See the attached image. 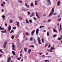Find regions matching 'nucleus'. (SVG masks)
Segmentation results:
<instances>
[{
	"label": "nucleus",
	"instance_id": "1",
	"mask_svg": "<svg viewBox=\"0 0 62 62\" xmlns=\"http://www.w3.org/2000/svg\"><path fill=\"white\" fill-rule=\"evenodd\" d=\"M54 8H52L51 10V12L48 15L49 17H51V16H52L53 15V12H54Z\"/></svg>",
	"mask_w": 62,
	"mask_h": 62
},
{
	"label": "nucleus",
	"instance_id": "2",
	"mask_svg": "<svg viewBox=\"0 0 62 62\" xmlns=\"http://www.w3.org/2000/svg\"><path fill=\"white\" fill-rule=\"evenodd\" d=\"M8 43V41H6L4 43V45H3V48H6L7 47H6V45H7V44Z\"/></svg>",
	"mask_w": 62,
	"mask_h": 62
},
{
	"label": "nucleus",
	"instance_id": "3",
	"mask_svg": "<svg viewBox=\"0 0 62 62\" xmlns=\"http://www.w3.org/2000/svg\"><path fill=\"white\" fill-rule=\"evenodd\" d=\"M12 50H14V51H15V50L14 49V47H15V45L13 43H12Z\"/></svg>",
	"mask_w": 62,
	"mask_h": 62
},
{
	"label": "nucleus",
	"instance_id": "4",
	"mask_svg": "<svg viewBox=\"0 0 62 62\" xmlns=\"http://www.w3.org/2000/svg\"><path fill=\"white\" fill-rule=\"evenodd\" d=\"M17 46L18 48H21V45L20 44L18 43L17 44Z\"/></svg>",
	"mask_w": 62,
	"mask_h": 62
},
{
	"label": "nucleus",
	"instance_id": "5",
	"mask_svg": "<svg viewBox=\"0 0 62 62\" xmlns=\"http://www.w3.org/2000/svg\"><path fill=\"white\" fill-rule=\"evenodd\" d=\"M11 57H9L8 59L7 62H10L11 61Z\"/></svg>",
	"mask_w": 62,
	"mask_h": 62
},
{
	"label": "nucleus",
	"instance_id": "6",
	"mask_svg": "<svg viewBox=\"0 0 62 62\" xmlns=\"http://www.w3.org/2000/svg\"><path fill=\"white\" fill-rule=\"evenodd\" d=\"M37 39L38 40V44H41V42L40 41V39H39L40 38H38Z\"/></svg>",
	"mask_w": 62,
	"mask_h": 62
},
{
	"label": "nucleus",
	"instance_id": "7",
	"mask_svg": "<svg viewBox=\"0 0 62 62\" xmlns=\"http://www.w3.org/2000/svg\"><path fill=\"white\" fill-rule=\"evenodd\" d=\"M48 1V5H50L51 4V1H50V0H47Z\"/></svg>",
	"mask_w": 62,
	"mask_h": 62
},
{
	"label": "nucleus",
	"instance_id": "8",
	"mask_svg": "<svg viewBox=\"0 0 62 62\" xmlns=\"http://www.w3.org/2000/svg\"><path fill=\"white\" fill-rule=\"evenodd\" d=\"M11 26H10V25H9L8 27V30L9 31H10V30H11Z\"/></svg>",
	"mask_w": 62,
	"mask_h": 62
},
{
	"label": "nucleus",
	"instance_id": "9",
	"mask_svg": "<svg viewBox=\"0 0 62 62\" xmlns=\"http://www.w3.org/2000/svg\"><path fill=\"white\" fill-rule=\"evenodd\" d=\"M39 28H37V29L36 30V35H38V33H39Z\"/></svg>",
	"mask_w": 62,
	"mask_h": 62
},
{
	"label": "nucleus",
	"instance_id": "10",
	"mask_svg": "<svg viewBox=\"0 0 62 62\" xmlns=\"http://www.w3.org/2000/svg\"><path fill=\"white\" fill-rule=\"evenodd\" d=\"M62 39V36H61V38H60L59 37L57 39V40H61Z\"/></svg>",
	"mask_w": 62,
	"mask_h": 62
},
{
	"label": "nucleus",
	"instance_id": "11",
	"mask_svg": "<svg viewBox=\"0 0 62 62\" xmlns=\"http://www.w3.org/2000/svg\"><path fill=\"white\" fill-rule=\"evenodd\" d=\"M1 33H7V31H6V29H5L4 31H1Z\"/></svg>",
	"mask_w": 62,
	"mask_h": 62
},
{
	"label": "nucleus",
	"instance_id": "12",
	"mask_svg": "<svg viewBox=\"0 0 62 62\" xmlns=\"http://www.w3.org/2000/svg\"><path fill=\"white\" fill-rule=\"evenodd\" d=\"M35 32V30H34L31 32V36H33V34H34V33Z\"/></svg>",
	"mask_w": 62,
	"mask_h": 62
},
{
	"label": "nucleus",
	"instance_id": "13",
	"mask_svg": "<svg viewBox=\"0 0 62 62\" xmlns=\"http://www.w3.org/2000/svg\"><path fill=\"white\" fill-rule=\"evenodd\" d=\"M25 6L27 7V8H30V7H29V5H27V3H25Z\"/></svg>",
	"mask_w": 62,
	"mask_h": 62
},
{
	"label": "nucleus",
	"instance_id": "14",
	"mask_svg": "<svg viewBox=\"0 0 62 62\" xmlns=\"http://www.w3.org/2000/svg\"><path fill=\"white\" fill-rule=\"evenodd\" d=\"M16 25L17 26V27H19V22H18L17 23Z\"/></svg>",
	"mask_w": 62,
	"mask_h": 62
},
{
	"label": "nucleus",
	"instance_id": "15",
	"mask_svg": "<svg viewBox=\"0 0 62 62\" xmlns=\"http://www.w3.org/2000/svg\"><path fill=\"white\" fill-rule=\"evenodd\" d=\"M12 53L13 55H15V52L14 51H12Z\"/></svg>",
	"mask_w": 62,
	"mask_h": 62
},
{
	"label": "nucleus",
	"instance_id": "16",
	"mask_svg": "<svg viewBox=\"0 0 62 62\" xmlns=\"http://www.w3.org/2000/svg\"><path fill=\"white\" fill-rule=\"evenodd\" d=\"M27 48H24V51L25 52V53H26V51H27Z\"/></svg>",
	"mask_w": 62,
	"mask_h": 62
},
{
	"label": "nucleus",
	"instance_id": "17",
	"mask_svg": "<svg viewBox=\"0 0 62 62\" xmlns=\"http://www.w3.org/2000/svg\"><path fill=\"white\" fill-rule=\"evenodd\" d=\"M31 49H30L28 50V53H29V54H30V52H31Z\"/></svg>",
	"mask_w": 62,
	"mask_h": 62
},
{
	"label": "nucleus",
	"instance_id": "18",
	"mask_svg": "<svg viewBox=\"0 0 62 62\" xmlns=\"http://www.w3.org/2000/svg\"><path fill=\"white\" fill-rule=\"evenodd\" d=\"M53 31L55 32V33H57V32L55 30V29H53Z\"/></svg>",
	"mask_w": 62,
	"mask_h": 62
},
{
	"label": "nucleus",
	"instance_id": "19",
	"mask_svg": "<svg viewBox=\"0 0 62 62\" xmlns=\"http://www.w3.org/2000/svg\"><path fill=\"white\" fill-rule=\"evenodd\" d=\"M0 52H1V53L2 54H4V52H3V51H2V50L1 49H0Z\"/></svg>",
	"mask_w": 62,
	"mask_h": 62
},
{
	"label": "nucleus",
	"instance_id": "20",
	"mask_svg": "<svg viewBox=\"0 0 62 62\" xmlns=\"http://www.w3.org/2000/svg\"><path fill=\"white\" fill-rule=\"evenodd\" d=\"M60 1H58L57 2V5L58 6H59L60 5Z\"/></svg>",
	"mask_w": 62,
	"mask_h": 62
},
{
	"label": "nucleus",
	"instance_id": "21",
	"mask_svg": "<svg viewBox=\"0 0 62 62\" xmlns=\"http://www.w3.org/2000/svg\"><path fill=\"white\" fill-rule=\"evenodd\" d=\"M55 49V48L54 47H51L50 49V50H54V49Z\"/></svg>",
	"mask_w": 62,
	"mask_h": 62
},
{
	"label": "nucleus",
	"instance_id": "22",
	"mask_svg": "<svg viewBox=\"0 0 62 62\" xmlns=\"http://www.w3.org/2000/svg\"><path fill=\"white\" fill-rule=\"evenodd\" d=\"M0 30H4V28L1 27V26H0Z\"/></svg>",
	"mask_w": 62,
	"mask_h": 62
},
{
	"label": "nucleus",
	"instance_id": "23",
	"mask_svg": "<svg viewBox=\"0 0 62 62\" xmlns=\"http://www.w3.org/2000/svg\"><path fill=\"white\" fill-rule=\"evenodd\" d=\"M60 29H61V30H62V25H61V24H60Z\"/></svg>",
	"mask_w": 62,
	"mask_h": 62
},
{
	"label": "nucleus",
	"instance_id": "24",
	"mask_svg": "<svg viewBox=\"0 0 62 62\" xmlns=\"http://www.w3.org/2000/svg\"><path fill=\"white\" fill-rule=\"evenodd\" d=\"M37 2H38V0H36V1H35V5H36V6H37V5H38Z\"/></svg>",
	"mask_w": 62,
	"mask_h": 62
},
{
	"label": "nucleus",
	"instance_id": "25",
	"mask_svg": "<svg viewBox=\"0 0 62 62\" xmlns=\"http://www.w3.org/2000/svg\"><path fill=\"white\" fill-rule=\"evenodd\" d=\"M26 20V23H29V22L27 20V19H25Z\"/></svg>",
	"mask_w": 62,
	"mask_h": 62
},
{
	"label": "nucleus",
	"instance_id": "26",
	"mask_svg": "<svg viewBox=\"0 0 62 62\" xmlns=\"http://www.w3.org/2000/svg\"><path fill=\"white\" fill-rule=\"evenodd\" d=\"M19 34H17L16 35V37L17 38H19Z\"/></svg>",
	"mask_w": 62,
	"mask_h": 62
},
{
	"label": "nucleus",
	"instance_id": "27",
	"mask_svg": "<svg viewBox=\"0 0 62 62\" xmlns=\"http://www.w3.org/2000/svg\"><path fill=\"white\" fill-rule=\"evenodd\" d=\"M9 23H13V22H12V20L11 19H10L9 21Z\"/></svg>",
	"mask_w": 62,
	"mask_h": 62
},
{
	"label": "nucleus",
	"instance_id": "28",
	"mask_svg": "<svg viewBox=\"0 0 62 62\" xmlns=\"http://www.w3.org/2000/svg\"><path fill=\"white\" fill-rule=\"evenodd\" d=\"M14 36H11V38L12 39H14Z\"/></svg>",
	"mask_w": 62,
	"mask_h": 62
},
{
	"label": "nucleus",
	"instance_id": "29",
	"mask_svg": "<svg viewBox=\"0 0 62 62\" xmlns=\"http://www.w3.org/2000/svg\"><path fill=\"white\" fill-rule=\"evenodd\" d=\"M33 40H34V43H35L36 42V39H35V38H34Z\"/></svg>",
	"mask_w": 62,
	"mask_h": 62
},
{
	"label": "nucleus",
	"instance_id": "30",
	"mask_svg": "<svg viewBox=\"0 0 62 62\" xmlns=\"http://www.w3.org/2000/svg\"><path fill=\"white\" fill-rule=\"evenodd\" d=\"M27 15H30V12H29V11H28L27 12Z\"/></svg>",
	"mask_w": 62,
	"mask_h": 62
},
{
	"label": "nucleus",
	"instance_id": "31",
	"mask_svg": "<svg viewBox=\"0 0 62 62\" xmlns=\"http://www.w3.org/2000/svg\"><path fill=\"white\" fill-rule=\"evenodd\" d=\"M31 7H33V6H34V4H33V3H31Z\"/></svg>",
	"mask_w": 62,
	"mask_h": 62
},
{
	"label": "nucleus",
	"instance_id": "32",
	"mask_svg": "<svg viewBox=\"0 0 62 62\" xmlns=\"http://www.w3.org/2000/svg\"><path fill=\"white\" fill-rule=\"evenodd\" d=\"M57 36V35H54L53 36V38H54V37H56Z\"/></svg>",
	"mask_w": 62,
	"mask_h": 62
},
{
	"label": "nucleus",
	"instance_id": "33",
	"mask_svg": "<svg viewBox=\"0 0 62 62\" xmlns=\"http://www.w3.org/2000/svg\"><path fill=\"white\" fill-rule=\"evenodd\" d=\"M30 39L31 41H32V40H33V38L32 37L31 38H30Z\"/></svg>",
	"mask_w": 62,
	"mask_h": 62
},
{
	"label": "nucleus",
	"instance_id": "34",
	"mask_svg": "<svg viewBox=\"0 0 62 62\" xmlns=\"http://www.w3.org/2000/svg\"><path fill=\"white\" fill-rule=\"evenodd\" d=\"M49 60H46L45 61V62H49Z\"/></svg>",
	"mask_w": 62,
	"mask_h": 62
},
{
	"label": "nucleus",
	"instance_id": "35",
	"mask_svg": "<svg viewBox=\"0 0 62 62\" xmlns=\"http://www.w3.org/2000/svg\"><path fill=\"white\" fill-rule=\"evenodd\" d=\"M44 27V26H41L40 27V28H42V27Z\"/></svg>",
	"mask_w": 62,
	"mask_h": 62
},
{
	"label": "nucleus",
	"instance_id": "36",
	"mask_svg": "<svg viewBox=\"0 0 62 62\" xmlns=\"http://www.w3.org/2000/svg\"><path fill=\"white\" fill-rule=\"evenodd\" d=\"M34 47V46L33 45H31V46H29V47Z\"/></svg>",
	"mask_w": 62,
	"mask_h": 62
},
{
	"label": "nucleus",
	"instance_id": "37",
	"mask_svg": "<svg viewBox=\"0 0 62 62\" xmlns=\"http://www.w3.org/2000/svg\"><path fill=\"white\" fill-rule=\"evenodd\" d=\"M21 57H20V58H19L18 57L17 58V60H20V59H21Z\"/></svg>",
	"mask_w": 62,
	"mask_h": 62
},
{
	"label": "nucleus",
	"instance_id": "38",
	"mask_svg": "<svg viewBox=\"0 0 62 62\" xmlns=\"http://www.w3.org/2000/svg\"><path fill=\"white\" fill-rule=\"evenodd\" d=\"M25 34L26 35H29V33H28L27 32L25 33Z\"/></svg>",
	"mask_w": 62,
	"mask_h": 62
},
{
	"label": "nucleus",
	"instance_id": "39",
	"mask_svg": "<svg viewBox=\"0 0 62 62\" xmlns=\"http://www.w3.org/2000/svg\"><path fill=\"white\" fill-rule=\"evenodd\" d=\"M2 17L3 19H4L5 18V16L4 15H2Z\"/></svg>",
	"mask_w": 62,
	"mask_h": 62
},
{
	"label": "nucleus",
	"instance_id": "40",
	"mask_svg": "<svg viewBox=\"0 0 62 62\" xmlns=\"http://www.w3.org/2000/svg\"><path fill=\"white\" fill-rule=\"evenodd\" d=\"M13 31H14L13 30H12L10 32V33H12Z\"/></svg>",
	"mask_w": 62,
	"mask_h": 62
},
{
	"label": "nucleus",
	"instance_id": "41",
	"mask_svg": "<svg viewBox=\"0 0 62 62\" xmlns=\"http://www.w3.org/2000/svg\"><path fill=\"white\" fill-rule=\"evenodd\" d=\"M29 22H30V23H31L32 22V20H31L30 19L29 20Z\"/></svg>",
	"mask_w": 62,
	"mask_h": 62
},
{
	"label": "nucleus",
	"instance_id": "42",
	"mask_svg": "<svg viewBox=\"0 0 62 62\" xmlns=\"http://www.w3.org/2000/svg\"><path fill=\"white\" fill-rule=\"evenodd\" d=\"M36 16H37H37H38V13H37V12H36Z\"/></svg>",
	"mask_w": 62,
	"mask_h": 62
},
{
	"label": "nucleus",
	"instance_id": "43",
	"mask_svg": "<svg viewBox=\"0 0 62 62\" xmlns=\"http://www.w3.org/2000/svg\"><path fill=\"white\" fill-rule=\"evenodd\" d=\"M61 18H60L58 20V22H60V20H61Z\"/></svg>",
	"mask_w": 62,
	"mask_h": 62
},
{
	"label": "nucleus",
	"instance_id": "44",
	"mask_svg": "<svg viewBox=\"0 0 62 62\" xmlns=\"http://www.w3.org/2000/svg\"><path fill=\"white\" fill-rule=\"evenodd\" d=\"M42 42H43V43H44V39H42Z\"/></svg>",
	"mask_w": 62,
	"mask_h": 62
},
{
	"label": "nucleus",
	"instance_id": "45",
	"mask_svg": "<svg viewBox=\"0 0 62 62\" xmlns=\"http://www.w3.org/2000/svg\"><path fill=\"white\" fill-rule=\"evenodd\" d=\"M32 16H34V13L33 12H32Z\"/></svg>",
	"mask_w": 62,
	"mask_h": 62
},
{
	"label": "nucleus",
	"instance_id": "46",
	"mask_svg": "<svg viewBox=\"0 0 62 62\" xmlns=\"http://www.w3.org/2000/svg\"><path fill=\"white\" fill-rule=\"evenodd\" d=\"M47 36H48L49 35V32H47Z\"/></svg>",
	"mask_w": 62,
	"mask_h": 62
},
{
	"label": "nucleus",
	"instance_id": "47",
	"mask_svg": "<svg viewBox=\"0 0 62 62\" xmlns=\"http://www.w3.org/2000/svg\"><path fill=\"white\" fill-rule=\"evenodd\" d=\"M46 16V15L45 14H44L43 15V16Z\"/></svg>",
	"mask_w": 62,
	"mask_h": 62
},
{
	"label": "nucleus",
	"instance_id": "48",
	"mask_svg": "<svg viewBox=\"0 0 62 62\" xmlns=\"http://www.w3.org/2000/svg\"><path fill=\"white\" fill-rule=\"evenodd\" d=\"M16 27H13V29H16Z\"/></svg>",
	"mask_w": 62,
	"mask_h": 62
},
{
	"label": "nucleus",
	"instance_id": "49",
	"mask_svg": "<svg viewBox=\"0 0 62 62\" xmlns=\"http://www.w3.org/2000/svg\"><path fill=\"white\" fill-rule=\"evenodd\" d=\"M50 47H51V45L50 44H49V46H48V48H50Z\"/></svg>",
	"mask_w": 62,
	"mask_h": 62
},
{
	"label": "nucleus",
	"instance_id": "50",
	"mask_svg": "<svg viewBox=\"0 0 62 62\" xmlns=\"http://www.w3.org/2000/svg\"><path fill=\"white\" fill-rule=\"evenodd\" d=\"M47 46H48V44H46L45 45V47H47Z\"/></svg>",
	"mask_w": 62,
	"mask_h": 62
},
{
	"label": "nucleus",
	"instance_id": "51",
	"mask_svg": "<svg viewBox=\"0 0 62 62\" xmlns=\"http://www.w3.org/2000/svg\"><path fill=\"white\" fill-rule=\"evenodd\" d=\"M51 20L49 19L48 20V22H51Z\"/></svg>",
	"mask_w": 62,
	"mask_h": 62
},
{
	"label": "nucleus",
	"instance_id": "52",
	"mask_svg": "<svg viewBox=\"0 0 62 62\" xmlns=\"http://www.w3.org/2000/svg\"><path fill=\"white\" fill-rule=\"evenodd\" d=\"M2 4L4 5H5V2H2Z\"/></svg>",
	"mask_w": 62,
	"mask_h": 62
},
{
	"label": "nucleus",
	"instance_id": "53",
	"mask_svg": "<svg viewBox=\"0 0 62 62\" xmlns=\"http://www.w3.org/2000/svg\"><path fill=\"white\" fill-rule=\"evenodd\" d=\"M49 52H53V51L51 50H50H50H49Z\"/></svg>",
	"mask_w": 62,
	"mask_h": 62
},
{
	"label": "nucleus",
	"instance_id": "54",
	"mask_svg": "<svg viewBox=\"0 0 62 62\" xmlns=\"http://www.w3.org/2000/svg\"><path fill=\"white\" fill-rule=\"evenodd\" d=\"M1 12H4V9H2L1 10Z\"/></svg>",
	"mask_w": 62,
	"mask_h": 62
},
{
	"label": "nucleus",
	"instance_id": "55",
	"mask_svg": "<svg viewBox=\"0 0 62 62\" xmlns=\"http://www.w3.org/2000/svg\"><path fill=\"white\" fill-rule=\"evenodd\" d=\"M1 7H4V5L3 4H1Z\"/></svg>",
	"mask_w": 62,
	"mask_h": 62
},
{
	"label": "nucleus",
	"instance_id": "56",
	"mask_svg": "<svg viewBox=\"0 0 62 62\" xmlns=\"http://www.w3.org/2000/svg\"><path fill=\"white\" fill-rule=\"evenodd\" d=\"M43 57H44L45 55H42Z\"/></svg>",
	"mask_w": 62,
	"mask_h": 62
},
{
	"label": "nucleus",
	"instance_id": "57",
	"mask_svg": "<svg viewBox=\"0 0 62 62\" xmlns=\"http://www.w3.org/2000/svg\"><path fill=\"white\" fill-rule=\"evenodd\" d=\"M37 17H38V19H40V17H39V16H38Z\"/></svg>",
	"mask_w": 62,
	"mask_h": 62
},
{
	"label": "nucleus",
	"instance_id": "58",
	"mask_svg": "<svg viewBox=\"0 0 62 62\" xmlns=\"http://www.w3.org/2000/svg\"><path fill=\"white\" fill-rule=\"evenodd\" d=\"M43 23H46V21L45 20H44V21H43Z\"/></svg>",
	"mask_w": 62,
	"mask_h": 62
},
{
	"label": "nucleus",
	"instance_id": "59",
	"mask_svg": "<svg viewBox=\"0 0 62 62\" xmlns=\"http://www.w3.org/2000/svg\"><path fill=\"white\" fill-rule=\"evenodd\" d=\"M5 25L6 26H7L8 25V24H7V23H6L5 24Z\"/></svg>",
	"mask_w": 62,
	"mask_h": 62
},
{
	"label": "nucleus",
	"instance_id": "60",
	"mask_svg": "<svg viewBox=\"0 0 62 62\" xmlns=\"http://www.w3.org/2000/svg\"><path fill=\"white\" fill-rule=\"evenodd\" d=\"M22 0H20V3H22Z\"/></svg>",
	"mask_w": 62,
	"mask_h": 62
},
{
	"label": "nucleus",
	"instance_id": "61",
	"mask_svg": "<svg viewBox=\"0 0 62 62\" xmlns=\"http://www.w3.org/2000/svg\"><path fill=\"white\" fill-rule=\"evenodd\" d=\"M19 18L20 19H21V20H22V17H20Z\"/></svg>",
	"mask_w": 62,
	"mask_h": 62
},
{
	"label": "nucleus",
	"instance_id": "62",
	"mask_svg": "<svg viewBox=\"0 0 62 62\" xmlns=\"http://www.w3.org/2000/svg\"><path fill=\"white\" fill-rule=\"evenodd\" d=\"M43 54V53H39V54H40V55H41V54Z\"/></svg>",
	"mask_w": 62,
	"mask_h": 62
},
{
	"label": "nucleus",
	"instance_id": "63",
	"mask_svg": "<svg viewBox=\"0 0 62 62\" xmlns=\"http://www.w3.org/2000/svg\"><path fill=\"white\" fill-rule=\"evenodd\" d=\"M33 18L34 19L37 20V18H36L35 17H33Z\"/></svg>",
	"mask_w": 62,
	"mask_h": 62
},
{
	"label": "nucleus",
	"instance_id": "64",
	"mask_svg": "<svg viewBox=\"0 0 62 62\" xmlns=\"http://www.w3.org/2000/svg\"><path fill=\"white\" fill-rule=\"evenodd\" d=\"M21 62H22V61H23V59H22V60L21 61Z\"/></svg>",
	"mask_w": 62,
	"mask_h": 62
}]
</instances>
